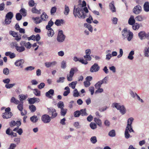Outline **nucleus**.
<instances>
[{"label":"nucleus","mask_w":149,"mask_h":149,"mask_svg":"<svg viewBox=\"0 0 149 149\" xmlns=\"http://www.w3.org/2000/svg\"><path fill=\"white\" fill-rule=\"evenodd\" d=\"M86 3L85 1H82V4H79V6H81L80 7H78L76 9L75 6H74L73 9V14L75 17L77 16L80 19H84L86 16V13H88V10L86 7Z\"/></svg>","instance_id":"nucleus-1"},{"label":"nucleus","mask_w":149,"mask_h":149,"mask_svg":"<svg viewBox=\"0 0 149 149\" xmlns=\"http://www.w3.org/2000/svg\"><path fill=\"white\" fill-rule=\"evenodd\" d=\"M122 34L123 39H125L127 38L128 41H130L133 38V33L130 31H128L126 28H125L122 30Z\"/></svg>","instance_id":"nucleus-2"},{"label":"nucleus","mask_w":149,"mask_h":149,"mask_svg":"<svg viewBox=\"0 0 149 149\" xmlns=\"http://www.w3.org/2000/svg\"><path fill=\"white\" fill-rule=\"evenodd\" d=\"M112 107L119 110L120 113L123 115L125 114L126 112V109L124 106L121 105L120 103H113L112 104Z\"/></svg>","instance_id":"nucleus-3"},{"label":"nucleus","mask_w":149,"mask_h":149,"mask_svg":"<svg viewBox=\"0 0 149 149\" xmlns=\"http://www.w3.org/2000/svg\"><path fill=\"white\" fill-rule=\"evenodd\" d=\"M13 16V13L11 12H8L6 14L4 22L6 24H9L11 22V19Z\"/></svg>","instance_id":"nucleus-4"},{"label":"nucleus","mask_w":149,"mask_h":149,"mask_svg":"<svg viewBox=\"0 0 149 149\" xmlns=\"http://www.w3.org/2000/svg\"><path fill=\"white\" fill-rule=\"evenodd\" d=\"M65 38V36L63 34V31L62 30H60L58 31L57 40L60 42H63Z\"/></svg>","instance_id":"nucleus-5"},{"label":"nucleus","mask_w":149,"mask_h":149,"mask_svg":"<svg viewBox=\"0 0 149 149\" xmlns=\"http://www.w3.org/2000/svg\"><path fill=\"white\" fill-rule=\"evenodd\" d=\"M77 71L78 69L76 67L72 68L71 69L69 75H67V80L68 81H71L72 80V78L73 76L74 73Z\"/></svg>","instance_id":"nucleus-6"},{"label":"nucleus","mask_w":149,"mask_h":149,"mask_svg":"<svg viewBox=\"0 0 149 149\" xmlns=\"http://www.w3.org/2000/svg\"><path fill=\"white\" fill-rule=\"evenodd\" d=\"M47 110L49 114L51 115V117L52 119L56 117L57 115V113L56 112V110L52 107L47 108Z\"/></svg>","instance_id":"nucleus-7"},{"label":"nucleus","mask_w":149,"mask_h":149,"mask_svg":"<svg viewBox=\"0 0 149 149\" xmlns=\"http://www.w3.org/2000/svg\"><path fill=\"white\" fill-rule=\"evenodd\" d=\"M134 120V118L131 117L127 120V125L126 128L130 129L131 131H133V132H134V131L132 129V122Z\"/></svg>","instance_id":"nucleus-8"},{"label":"nucleus","mask_w":149,"mask_h":149,"mask_svg":"<svg viewBox=\"0 0 149 149\" xmlns=\"http://www.w3.org/2000/svg\"><path fill=\"white\" fill-rule=\"evenodd\" d=\"M51 118L47 114H44L41 117L42 121L45 123H49L51 120Z\"/></svg>","instance_id":"nucleus-9"},{"label":"nucleus","mask_w":149,"mask_h":149,"mask_svg":"<svg viewBox=\"0 0 149 149\" xmlns=\"http://www.w3.org/2000/svg\"><path fill=\"white\" fill-rule=\"evenodd\" d=\"M100 69V67L97 63H95L92 65L90 69V71L91 72H96L98 71Z\"/></svg>","instance_id":"nucleus-10"},{"label":"nucleus","mask_w":149,"mask_h":149,"mask_svg":"<svg viewBox=\"0 0 149 149\" xmlns=\"http://www.w3.org/2000/svg\"><path fill=\"white\" fill-rule=\"evenodd\" d=\"M142 11V8L141 6L139 5H138L136 6H135L133 10V12L135 14H140Z\"/></svg>","instance_id":"nucleus-11"},{"label":"nucleus","mask_w":149,"mask_h":149,"mask_svg":"<svg viewBox=\"0 0 149 149\" xmlns=\"http://www.w3.org/2000/svg\"><path fill=\"white\" fill-rule=\"evenodd\" d=\"M13 114L11 112H5L2 114V117L4 119H8L11 118Z\"/></svg>","instance_id":"nucleus-12"},{"label":"nucleus","mask_w":149,"mask_h":149,"mask_svg":"<svg viewBox=\"0 0 149 149\" xmlns=\"http://www.w3.org/2000/svg\"><path fill=\"white\" fill-rule=\"evenodd\" d=\"M57 64V62L56 61L52 62H46L45 63V66L47 68H49L51 67H54Z\"/></svg>","instance_id":"nucleus-13"},{"label":"nucleus","mask_w":149,"mask_h":149,"mask_svg":"<svg viewBox=\"0 0 149 149\" xmlns=\"http://www.w3.org/2000/svg\"><path fill=\"white\" fill-rule=\"evenodd\" d=\"M65 22V20L63 19H56L54 22L55 24L58 26H61L64 24Z\"/></svg>","instance_id":"nucleus-14"},{"label":"nucleus","mask_w":149,"mask_h":149,"mask_svg":"<svg viewBox=\"0 0 149 149\" xmlns=\"http://www.w3.org/2000/svg\"><path fill=\"white\" fill-rule=\"evenodd\" d=\"M131 132H133V131H131L130 129L125 128V137L126 139H128L132 137L129 133V132L131 133Z\"/></svg>","instance_id":"nucleus-15"},{"label":"nucleus","mask_w":149,"mask_h":149,"mask_svg":"<svg viewBox=\"0 0 149 149\" xmlns=\"http://www.w3.org/2000/svg\"><path fill=\"white\" fill-rule=\"evenodd\" d=\"M24 60L22 59H20L16 61L15 63V65L17 66H20L21 68H23V66L21 65L24 62Z\"/></svg>","instance_id":"nucleus-16"},{"label":"nucleus","mask_w":149,"mask_h":149,"mask_svg":"<svg viewBox=\"0 0 149 149\" xmlns=\"http://www.w3.org/2000/svg\"><path fill=\"white\" fill-rule=\"evenodd\" d=\"M40 100V99L38 98L33 97L29 99L28 101L29 104H32L36 102H39Z\"/></svg>","instance_id":"nucleus-17"},{"label":"nucleus","mask_w":149,"mask_h":149,"mask_svg":"<svg viewBox=\"0 0 149 149\" xmlns=\"http://www.w3.org/2000/svg\"><path fill=\"white\" fill-rule=\"evenodd\" d=\"M146 35V32L144 31H141L138 33V36L141 40L145 39Z\"/></svg>","instance_id":"nucleus-18"},{"label":"nucleus","mask_w":149,"mask_h":149,"mask_svg":"<svg viewBox=\"0 0 149 149\" xmlns=\"http://www.w3.org/2000/svg\"><path fill=\"white\" fill-rule=\"evenodd\" d=\"M110 9L112 12H115L116 11V8L114 5V2L112 1L109 4Z\"/></svg>","instance_id":"nucleus-19"},{"label":"nucleus","mask_w":149,"mask_h":149,"mask_svg":"<svg viewBox=\"0 0 149 149\" xmlns=\"http://www.w3.org/2000/svg\"><path fill=\"white\" fill-rule=\"evenodd\" d=\"M25 49V48L24 46H16V50L19 52H22L24 51Z\"/></svg>","instance_id":"nucleus-20"},{"label":"nucleus","mask_w":149,"mask_h":149,"mask_svg":"<svg viewBox=\"0 0 149 149\" xmlns=\"http://www.w3.org/2000/svg\"><path fill=\"white\" fill-rule=\"evenodd\" d=\"M54 91L53 89H51L45 93V95L46 97L49 98H51L52 97L50 95H53L54 94Z\"/></svg>","instance_id":"nucleus-21"},{"label":"nucleus","mask_w":149,"mask_h":149,"mask_svg":"<svg viewBox=\"0 0 149 149\" xmlns=\"http://www.w3.org/2000/svg\"><path fill=\"white\" fill-rule=\"evenodd\" d=\"M144 55L145 57H148L149 56V47H146L143 50Z\"/></svg>","instance_id":"nucleus-22"},{"label":"nucleus","mask_w":149,"mask_h":149,"mask_svg":"<svg viewBox=\"0 0 149 149\" xmlns=\"http://www.w3.org/2000/svg\"><path fill=\"white\" fill-rule=\"evenodd\" d=\"M143 8L144 11L146 12L149 11V3L148 1L146 2L143 5Z\"/></svg>","instance_id":"nucleus-23"},{"label":"nucleus","mask_w":149,"mask_h":149,"mask_svg":"<svg viewBox=\"0 0 149 149\" xmlns=\"http://www.w3.org/2000/svg\"><path fill=\"white\" fill-rule=\"evenodd\" d=\"M48 30L47 35L49 37H52L54 34V32L52 28H49L47 29Z\"/></svg>","instance_id":"nucleus-24"},{"label":"nucleus","mask_w":149,"mask_h":149,"mask_svg":"<svg viewBox=\"0 0 149 149\" xmlns=\"http://www.w3.org/2000/svg\"><path fill=\"white\" fill-rule=\"evenodd\" d=\"M135 21L133 16H131L128 20V23L130 25H133L135 23Z\"/></svg>","instance_id":"nucleus-25"},{"label":"nucleus","mask_w":149,"mask_h":149,"mask_svg":"<svg viewBox=\"0 0 149 149\" xmlns=\"http://www.w3.org/2000/svg\"><path fill=\"white\" fill-rule=\"evenodd\" d=\"M94 120L99 127L102 126V123L100 119L95 118H94Z\"/></svg>","instance_id":"nucleus-26"},{"label":"nucleus","mask_w":149,"mask_h":149,"mask_svg":"<svg viewBox=\"0 0 149 149\" xmlns=\"http://www.w3.org/2000/svg\"><path fill=\"white\" fill-rule=\"evenodd\" d=\"M60 114L61 116H64L66 115L68 110L66 109L63 108L61 109Z\"/></svg>","instance_id":"nucleus-27"},{"label":"nucleus","mask_w":149,"mask_h":149,"mask_svg":"<svg viewBox=\"0 0 149 149\" xmlns=\"http://www.w3.org/2000/svg\"><path fill=\"white\" fill-rule=\"evenodd\" d=\"M134 54V52L133 51H131L129 53L127 58L130 60H132L134 58L133 55Z\"/></svg>","instance_id":"nucleus-28"},{"label":"nucleus","mask_w":149,"mask_h":149,"mask_svg":"<svg viewBox=\"0 0 149 149\" xmlns=\"http://www.w3.org/2000/svg\"><path fill=\"white\" fill-rule=\"evenodd\" d=\"M31 120L33 123L36 122L38 120L37 116L34 115L31 117L30 118Z\"/></svg>","instance_id":"nucleus-29"},{"label":"nucleus","mask_w":149,"mask_h":149,"mask_svg":"<svg viewBox=\"0 0 149 149\" xmlns=\"http://www.w3.org/2000/svg\"><path fill=\"white\" fill-rule=\"evenodd\" d=\"M10 102L16 104H19V101L18 100H16L14 97H12L11 98Z\"/></svg>","instance_id":"nucleus-30"},{"label":"nucleus","mask_w":149,"mask_h":149,"mask_svg":"<svg viewBox=\"0 0 149 149\" xmlns=\"http://www.w3.org/2000/svg\"><path fill=\"white\" fill-rule=\"evenodd\" d=\"M54 23L51 19L49 22L48 25L46 26V28L48 29L49 28H51V27L54 24Z\"/></svg>","instance_id":"nucleus-31"},{"label":"nucleus","mask_w":149,"mask_h":149,"mask_svg":"<svg viewBox=\"0 0 149 149\" xmlns=\"http://www.w3.org/2000/svg\"><path fill=\"white\" fill-rule=\"evenodd\" d=\"M132 25L133 29L134 30H138L140 27L139 24L137 23H135Z\"/></svg>","instance_id":"nucleus-32"},{"label":"nucleus","mask_w":149,"mask_h":149,"mask_svg":"<svg viewBox=\"0 0 149 149\" xmlns=\"http://www.w3.org/2000/svg\"><path fill=\"white\" fill-rule=\"evenodd\" d=\"M48 18V16L45 12L43 13L41 16V19L44 21L46 20Z\"/></svg>","instance_id":"nucleus-33"},{"label":"nucleus","mask_w":149,"mask_h":149,"mask_svg":"<svg viewBox=\"0 0 149 149\" xmlns=\"http://www.w3.org/2000/svg\"><path fill=\"white\" fill-rule=\"evenodd\" d=\"M19 12L23 16L25 17L26 16L27 13L26 11L24 8H21L19 10Z\"/></svg>","instance_id":"nucleus-34"},{"label":"nucleus","mask_w":149,"mask_h":149,"mask_svg":"<svg viewBox=\"0 0 149 149\" xmlns=\"http://www.w3.org/2000/svg\"><path fill=\"white\" fill-rule=\"evenodd\" d=\"M70 11V9L68 6L65 5L64 13L65 15H68Z\"/></svg>","instance_id":"nucleus-35"},{"label":"nucleus","mask_w":149,"mask_h":149,"mask_svg":"<svg viewBox=\"0 0 149 149\" xmlns=\"http://www.w3.org/2000/svg\"><path fill=\"white\" fill-rule=\"evenodd\" d=\"M79 111H80V113H81V115L82 116H86L88 115V114L86 112V109H81Z\"/></svg>","instance_id":"nucleus-36"},{"label":"nucleus","mask_w":149,"mask_h":149,"mask_svg":"<svg viewBox=\"0 0 149 149\" xmlns=\"http://www.w3.org/2000/svg\"><path fill=\"white\" fill-rule=\"evenodd\" d=\"M84 25L85 26H86L87 28L91 32H92L93 31V28L92 26L86 23L85 24H84Z\"/></svg>","instance_id":"nucleus-37"},{"label":"nucleus","mask_w":149,"mask_h":149,"mask_svg":"<svg viewBox=\"0 0 149 149\" xmlns=\"http://www.w3.org/2000/svg\"><path fill=\"white\" fill-rule=\"evenodd\" d=\"M29 109L32 112L35 111L36 110L35 106L33 105H30L29 106Z\"/></svg>","instance_id":"nucleus-38"},{"label":"nucleus","mask_w":149,"mask_h":149,"mask_svg":"<svg viewBox=\"0 0 149 149\" xmlns=\"http://www.w3.org/2000/svg\"><path fill=\"white\" fill-rule=\"evenodd\" d=\"M109 136L111 137L115 136L116 135L115 130H113L110 131L109 133Z\"/></svg>","instance_id":"nucleus-39"},{"label":"nucleus","mask_w":149,"mask_h":149,"mask_svg":"<svg viewBox=\"0 0 149 149\" xmlns=\"http://www.w3.org/2000/svg\"><path fill=\"white\" fill-rule=\"evenodd\" d=\"M40 10H38L36 7L33 8L31 10V11L33 13L38 14H40Z\"/></svg>","instance_id":"nucleus-40"},{"label":"nucleus","mask_w":149,"mask_h":149,"mask_svg":"<svg viewBox=\"0 0 149 149\" xmlns=\"http://www.w3.org/2000/svg\"><path fill=\"white\" fill-rule=\"evenodd\" d=\"M65 77H60L56 80L57 83H63L64 82Z\"/></svg>","instance_id":"nucleus-41"},{"label":"nucleus","mask_w":149,"mask_h":149,"mask_svg":"<svg viewBox=\"0 0 149 149\" xmlns=\"http://www.w3.org/2000/svg\"><path fill=\"white\" fill-rule=\"evenodd\" d=\"M90 141L93 144L96 143L97 141L96 137L95 136L92 137L90 139Z\"/></svg>","instance_id":"nucleus-42"},{"label":"nucleus","mask_w":149,"mask_h":149,"mask_svg":"<svg viewBox=\"0 0 149 149\" xmlns=\"http://www.w3.org/2000/svg\"><path fill=\"white\" fill-rule=\"evenodd\" d=\"M77 83V81H73L69 84L70 87H71L73 89L75 88V86Z\"/></svg>","instance_id":"nucleus-43"},{"label":"nucleus","mask_w":149,"mask_h":149,"mask_svg":"<svg viewBox=\"0 0 149 149\" xmlns=\"http://www.w3.org/2000/svg\"><path fill=\"white\" fill-rule=\"evenodd\" d=\"M57 107L59 108L63 109L64 107V104L63 102L60 101L57 104Z\"/></svg>","instance_id":"nucleus-44"},{"label":"nucleus","mask_w":149,"mask_h":149,"mask_svg":"<svg viewBox=\"0 0 149 149\" xmlns=\"http://www.w3.org/2000/svg\"><path fill=\"white\" fill-rule=\"evenodd\" d=\"M33 19L34 20L35 22V23L36 24H39L42 21L40 19V17H39L33 18Z\"/></svg>","instance_id":"nucleus-45"},{"label":"nucleus","mask_w":149,"mask_h":149,"mask_svg":"<svg viewBox=\"0 0 149 149\" xmlns=\"http://www.w3.org/2000/svg\"><path fill=\"white\" fill-rule=\"evenodd\" d=\"M22 18V15L19 13H18L16 14V18L17 20L19 21Z\"/></svg>","instance_id":"nucleus-46"},{"label":"nucleus","mask_w":149,"mask_h":149,"mask_svg":"<svg viewBox=\"0 0 149 149\" xmlns=\"http://www.w3.org/2000/svg\"><path fill=\"white\" fill-rule=\"evenodd\" d=\"M33 90L34 91L33 93L36 96H40V91L36 89H35Z\"/></svg>","instance_id":"nucleus-47"},{"label":"nucleus","mask_w":149,"mask_h":149,"mask_svg":"<svg viewBox=\"0 0 149 149\" xmlns=\"http://www.w3.org/2000/svg\"><path fill=\"white\" fill-rule=\"evenodd\" d=\"M17 108L20 111H22L23 109V103L18 104L17 106Z\"/></svg>","instance_id":"nucleus-48"},{"label":"nucleus","mask_w":149,"mask_h":149,"mask_svg":"<svg viewBox=\"0 0 149 149\" xmlns=\"http://www.w3.org/2000/svg\"><path fill=\"white\" fill-rule=\"evenodd\" d=\"M81 115L79 111H76L74 112V115L75 117H79Z\"/></svg>","instance_id":"nucleus-49"},{"label":"nucleus","mask_w":149,"mask_h":149,"mask_svg":"<svg viewBox=\"0 0 149 149\" xmlns=\"http://www.w3.org/2000/svg\"><path fill=\"white\" fill-rule=\"evenodd\" d=\"M73 96L74 97H78L79 95V92L76 88L73 91Z\"/></svg>","instance_id":"nucleus-50"},{"label":"nucleus","mask_w":149,"mask_h":149,"mask_svg":"<svg viewBox=\"0 0 149 149\" xmlns=\"http://www.w3.org/2000/svg\"><path fill=\"white\" fill-rule=\"evenodd\" d=\"M15 85V84H6L5 85V87L7 88H12L13 86H14Z\"/></svg>","instance_id":"nucleus-51"},{"label":"nucleus","mask_w":149,"mask_h":149,"mask_svg":"<svg viewBox=\"0 0 149 149\" xmlns=\"http://www.w3.org/2000/svg\"><path fill=\"white\" fill-rule=\"evenodd\" d=\"M84 58L86 61H90L91 60V57L90 55H86L84 56Z\"/></svg>","instance_id":"nucleus-52"},{"label":"nucleus","mask_w":149,"mask_h":149,"mask_svg":"<svg viewBox=\"0 0 149 149\" xmlns=\"http://www.w3.org/2000/svg\"><path fill=\"white\" fill-rule=\"evenodd\" d=\"M56 7H52L50 13L52 15H54V14L56 12Z\"/></svg>","instance_id":"nucleus-53"},{"label":"nucleus","mask_w":149,"mask_h":149,"mask_svg":"<svg viewBox=\"0 0 149 149\" xmlns=\"http://www.w3.org/2000/svg\"><path fill=\"white\" fill-rule=\"evenodd\" d=\"M102 84L100 81L97 82L95 85V88L98 89L100 88Z\"/></svg>","instance_id":"nucleus-54"},{"label":"nucleus","mask_w":149,"mask_h":149,"mask_svg":"<svg viewBox=\"0 0 149 149\" xmlns=\"http://www.w3.org/2000/svg\"><path fill=\"white\" fill-rule=\"evenodd\" d=\"M17 146L16 144L14 143H11L8 148V149H15Z\"/></svg>","instance_id":"nucleus-55"},{"label":"nucleus","mask_w":149,"mask_h":149,"mask_svg":"<svg viewBox=\"0 0 149 149\" xmlns=\"http://www.w3.org/2000/svg\"><path fill=\"white\" fill-rule=\"evenodd\" d=\"M90 126L91 128L93 130H94L97 128V125L94 123H91L90 124Z\"/></svg>","instance_id":"nucleus-56"},{"label":"nucleus","mask_w":149,"mask_h":149,"mask_svg":"<svg viewBox=\"0 0 149 149\" xmlns=\"http://www.w3.org/2000/svg\"><path fill=\"white\" fill-rule=\"evenodd\" d=\"M29 6L30 7H33L34 6L35 4V2L33 0H30L28 2Z\"/></svg>","instance_id":"nucleus-57"},{"label":"nucleus","mask_w":149,"mask_h":149,"mask_svg":"<svg viewBox=\"0 0 149 149\" xmlns=\"http://www.w3.org/2000/svg\"><path fill=\"white\" fill-rule=\"evenodd\" d=\"M19 96L20 101L22 100H25L27 98V97L25 95L22 94L19 95Z\"/></svg>","instance_id":"nucleus-58"},{"label":"nucleus","mask_w":149,"mask_h":149,"mask_svg":"<svg viewBox=\"0 0 149 149\" xmlns=\"http://www.w3.org/2000/svg\"><path fill=\"white\" fill-rule=\"evenodd\" d=\"M136 20L138 21L141 22L143 20V18L142 15H138L135 18Z\"/></svg>","instance_id":"nucleus-59"},{"label":"nucleus","mask_w":149,"mask_h":149,"mask_svg":"<svg viewBox=\"0 0 149 149\" xmlns=\"http://www.w3.org/2000/svg\"><path fill=\"white\" fill-rule=\"evenodd\" d=\"M107 77H105L102 80L100 81L102 84H107Z\"/></svg>","instance_id":"nucleus-60"},{"label":"nucleus","mask_w":149,"mask_h":149,"mask_svg":"<svg viewBox=\"0 0 149 149\" xmlns=\"http://www.w3.org/2000/svg\"><path fill=\"white\" fill-rule=\"evenodd\" d=\"M3 72L4 74L7 75L9 73V69L7 68H4L3 70Z\"/></svg>","instance_id":"nucleus-61"},{"label":"nucleus","mask_w":149,"mask_h":149,"mask_svg":"<svg viewBox=\"0 0 149 149\" xmlns=\"http://www.w3.org/2000/svg\"><path fill=\"white\" fill-rule=\"evenodd\" d=\"M123 54V50L122 49H119V54L117 56L118 58H119L121 57Z\"/></svg>","instance_id":"nucleus-62"},{"label":"nucleus","mask_w":149,"mask_h":149,"mask_svg":"<svg viewBox=\"0 0 149 149\" xmlns=\"http://www.w3.org/2000/svg\"><path fill=\"white\" fill-rule=\"evenodd\" d=\"M66 67V64L65 61H62L61 63V68H62L65 69Z\"/></svg>","instance_id":"nucleus-63"},{"label":"nucleus","mask_w":149,"mask_h":149,"mask_svg":"<svg viewBox=\"0 0 149 149\" xmlns=\"http://www.w3.org/2000/svg\"><path fill=\"white\" fill-rule=\"evenodd\" d=\"M9 33L10 35L14 37H16L17 35H18L17 33L12 31H9Z\"/></svg>","instance_id":"nucleus-64"}]
</instances>
